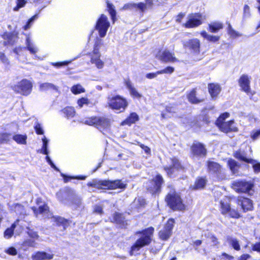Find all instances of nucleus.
<instances>
[{"label":"nucleus","mask_w":260,"mask_h":260,"mask_svg":"<svg viewBox=\"0 0 260 260\" xmlns=\"http://www.w3.org/2000/svg\"><path fill=\"white\" fill-rule=\"evenodd\" d=\"M206 183V181L205 179H204L203 178H200L196 181L193 188L194 189L202 188L205 186Z\"/></svg>","instance_id":"79ce46f5"},{"label":"nucleus","mask_w":260,"mask_h":260,"mask_svg":"<svg viewBox=\"0 0 260 260\" xmlns=\"http://www.w3.org/2000/svg\"><path fill=\"white\" fill-rule=\"evenodd\" d=\"M43 141V146L42 147L41 150H40V152L41 153H43L44 154L48 155V151L47 150V146H48V140L45 137H44V138L42 139Z\"/></svg>","instance_id":"37998d69"},{"label":"nucleus","mask_w":260,"mask_h":260,"mask_svg":"<svg viewBox=\"0 0 260 260\" xmlns=\"http://www.w3.org/2000/svg\"><path fill=\"white\" fill-rule=\"evenodd\" d=\"M0 60L5 64L9 65L10 64V61L7 57L5 55L3 52H0Z\"/></svg>","instance_id":"864d4df0"},{"label":"nucleus","mask_w":260,"mask_h":260,"mask_svg":"<svg viewBox=\"0 0 260 260\" xmlns=\"http://www.w3.org/2000/svg\"><path fill=\"white\" fill-rule=\"evenodd\" d=\"M124 83L126 88L128 89L131 96L137 99H140L142 97V94L138 92L129 79L125 80Z\"/></svg>","instance_id":"5701e85b"},{"label":"nucleus","mask_w":260,"mask_h":260,"mask_svg":"<svg viewBox=\"0 0 260 260\" xmlns=\"http://www.w3.org/2000/svg\"><path fill=\"white\" fill-rule=\"evenodd\" d=\"M233 188L238 192H248L253 187L251 183L243 181L236 180L232 183Z\"/></svg>","instance_id":"1a4fd4ad"},{"label":"nucleus","mask_w":260,"mask_h":260,"mask_svg":"<svg viewBox=\"0 0 260 260\" xmlns=\"http://www.w3.org/2000/svg\"><path fill=\"white\" fill-rule=\"evenodd\" d=\"M216 125L221 131L225 133L230 132H237L238 131L237 128L234 125V121L233 120L221 122L219 124Z\"/></svg>","instance_id":"2eb2a0df"},{"label":"nucleus","mask_w":260,"mask_h":260,"mask_svg":"<svg viewBox=\"0 0 260 260\" xmlns=\"http://www.w3.org/2000/svg\"><path fill=\"white\" fill-rule=\"evenodd\" d=\"M146 4L143 3H139L138 4H136V9L135 10H139L141 12H143L145 10H146Z\"/></svg>","instance_id":"6e6d98bb"},{"label":"nucleus","mask_w":260,"mask_h":260,"mask_svg":"<svg viewBox=\"0 0 260 260\" xmlns=\"http://www.w3.org/2000/svg\"><path fill=\"white\" fill-rule=\"evenodd\" d=\"M154 232V229L152 227L144 230L141 233L142 236L138 239L135 243L132 246L130 253L134 254L138 251L142 247L148 245L151 242V237Z\"/></svg>","instance_id":"f03ea898"},{"label":"nucleus","mask_w":260,"mask_h":260,"mask_svg":"<svg viewBox=\"0 0 260 260\" xmlns=\"http://www.w3.org/2000/svg\"><path fill=\"white\" fill-rule=\"evenodd\" d=\"M53 257V254L44 251H38L31 255L32 260H49Z\"/></svg>","instance_id":"4be33fe9"},{"label":"nucleus","mask_w":260,"mask_h":260,"mask_svg":"<svg viewBox=\"0 0 260 260\" xmlns=\"http://www.w3.org/2000/svg\"><path fill=\"white\" fill-rule=\"evenodd\" d=\"M71 90L75 94H79L85 91V89L80 84L73 86Z\"/></svg>","instance_id":"4c0bfd02"},{"label":"nucleus","mask_w":260,"mask_h":260,"mask_svg":"<svg viewBox=\"0 0 260 260\" xmlns=\"http://www.w3.org/2000/svg\"><path fill=\"white\" fill-rule=\"evenodd\" d=\"M228 164L233 174H235L238 173L240 166L236 161L234 159H230L228 160Z\"/></svg>","instance_id":"c756f323"},{"label":"nucleus","mask_w":260,"mask_h":260,"mask_svg":"<svg viewBox=\"0 0 260 260\" xmlns=\"http://www.w3.org/2000/svg\"><path fill=\"white\" fill-rule=\"evenodd\" d=\"M7 39V41L4 42L5 46L10 45H13L15 43L17 42L18 37L14 34H7L4 36V39Z\"/></svg>","instance_id":"bb28decb"},{"label":"nucleus","mask_w":260,"mask_h":260,"mask_svg":"<svg viewBox=\"0 0 260 260\" xmlns=\"http://www.w3.org/2000/svg\"><path fill=\"white\" fill-rule=\"evenodd\" d=\"M174 71V68L172 67H168L165 69L158 71L157 73H160V74H172Z\"/></svg>","instance_id":"8fccbe9b"},{"label":"nucleus","mask_w":260,"mask_h":260,"mask_svg":"<svg viewBox=\"0 0 260 260\" xmlns=\"http://www.w3.org/2000/svg\"><path fill=\"white\" fill-rule=\"evenodd\" d=\"M202 15L199 13H192L187 17V21L184 24L186 28H193L198 27L202 23Z\"/></svg>","instance_id":"9d476101"},{"label":"nucleus","mask_w":260,"mask_h":260,"mask_svg":"<svg viewBox=\"0 0 260 260\" xmlns=\"http://www.w3.org/2000/svg\"><path fill=\"white\" fill-rule=\"evenodd\" d=\"M115 221L120 224H124V219L121 214L116 213L114 216Z\"/></svg>","instance_id":"bf43d9fd"},{"label":"nucleus","mask_w":260,"mask_h":260,"mask_svg":"<svg viewBox=\"0 0 260 260\" xmlns=\"http://www.w3.org/2000/svg\"><path fill=\"white\" fill-rule=\"evenodd\" d=\"M156 57L163 62H175L178 61L174 54L167 49L159 51Z\"/></svg>","instance_id":"9b49d317"},{"label":"nucleus","mask_w":260,"mask_h":260,"mask_svg":"<svg viewBox=\"0 0 260 260\" xmlns=\"http://www.w3.org/2000/svg\"><path fill=\"white\" fill-rule=\"evenodd\" d=\"M191 149L193 154L196 156L204 157L206 155V148L203 144L200 143L194 144Z\"/></svg>","instance_id":"a211bd4d"},{"label":"nucleus","mask_w":260,"mask_h":260,"mask_svg":"<svg viewBox=\"0 0 260 260\" xmlns=\"http://www.w3.org/2000/svg\"><path fill=\"white\" fill-rule=\"evenodd\" d=\"M207 167L209 172L211 173L218 175L222 173V168L217 162L209 160L207 161Z\"/></svg>","instance_id":"412c9836"},{"label":"nucleus","mask_w":260,"mask_h":260,"mask_svg":"<svg viewBox=\"0 0 260 260\" xmlns=\"http://www.w3.org/2000/svg\"><path fill=\"white\" fill-rule=\"evenodd\" d=\"M98 117H91L87 118L85 120L84 123L85 124L90 125H95L96 126V121H97Z\"/></svg>","instance_id":"3c124183"},{"label":"nucleus","mask_w":260,"mask_h":260,"mask_svg":"<svg viewBox=\"0 0 260 260\" xmlns=\"http://www.w3.org/2000/svg\"><path fill=\"white\" fill-rule=\"evenodd\" d=\"M108 104L111 109L118 111L119 112H123L128 105L127 100L119 95L109 97Z\"/></svg>","instance_id":"20e7f679"},{"label":"nucleus","mask_w":260,"mask_h":260,"mask_svg":"<svg viewBox=\"0 0 260 260\" xmlns=\"http://www.w3.org/2000/svg\"><path fill=\"white\" fill-rule=\"evenodd\" d=\"M208 90L211 97L213 99L219 94L221 88L218 84L211 83L208 85Z\"/></svg>","instance_id":"393cba45"},{"label":"nucleus","mask_w":260,"mask_h":260,"mask_svg":"<svg viewBox=\"0 0 260 260\" xmlns=\"http://www.w3.org/2000/svg\"><path fill=\"white\" fill-rule=\"evenodd\" d=\"M250 77L247 75L243 74L240 77L238 80L239 85L241 88L242 90L247 94L251 92L250 86Z\"/></svg>","instance_id":"4468645a"},{"label":"nucleus","mask_w":260,"mask_h":260,"mask_svg":"<svg viewBox=\"0 0 260 260\" xmlns=\"http://www.w3.org/2000/svg\"><path fill=\"white\" fill-rule=\"evenodd\" d=\"M250 16V7L247 5H245L243 8V17L248 18Z\"/></svg>","instance_id":"5fc2aeb1"},{"label":"nucleus","mask_w":260,"mask_h":260,"mask_svg":"<svg viewBox=\"0 0 260 260\" xmlns=\"http://www.w3.org/2000/svg\"><path fill=\"white\" fill-rule=\"evenodd\" d=\"M32 210L36 216L39 217V215H42L44 218H49L51 216V214L49 212V207L46 204L40 206L38 209L36 207L32 208Z\"/></svg>","instance_id":"dca6fc26"},{"label":"nucleus","mask_w":260,"mask_h":260,"mask_svg":"<svg viewBox=\"0 0 260 260\" xmlns=\"http://www.w3.org/2000/svg\"><path fill=\"white\" fill-rule=\"evenodd\" d=\"M174 219H170L168 221L164 228L159 233V236L161 239L163 240H166L171 236L172 234V230L174 226Z\"/></svg>","instance_id":"ddd939ff"},{"label":"nucleus","mask_w":260,"mask_h":260,"mask_svg":"<svg viewBox=\"0 0 260 260\" xmlns=\"http://www.w3.org/2000/svg\"><path fill=\"white\" fill-rule=\"evenodd\" d=\"M73 204L77 207H79L81 205V199L80 197L76 194H73L70 198Z\"/></svg>","instance_id":"ea45409f"},{"label":"nucleus","mask_w":260,"mask_h":260,"mask_svg":"<svg viewBox=\"0 0 260 260\" xmlns=\"http://www.w3.org/2000/svg\"><path fill=\"white\" fill-rule=\"evenodd\" d=\"M23 206L20 204H16L15 207V212L17 214H23Z\"/></svg>","instance_id":"e2e57ef3"},{"label":"nucleus","mask_w":260,"mask_h":260,"mask_svg":"<svg viewBox=\"0 0 260 260\" xmlns=\"http://www.w3.org/2000/svg\"><path fill=\"white\" fill-rule=\"evenodd\" d=\"M40 89L42 91H45L48 89L57 90V87L50 83H44L40 84Z\"/></svg>","instance_id":"c9c22d12"},{"label":"nucleus","mask_w":260,"mask_h":260,"mask_svg":"<svg viewBox=\"0 0 260 260\" xmlns=\"http://www.w3.org/2000/svg\"><path fill=\"white\" fill-rule=\"evenodd\" d=\"M188 99L189 101L192 104H197L202 102V100H199L196 98V90L193 89L188 94Z\"/></svg>","instance_id":"f704fd0d"},{"label":"nucleus","mask_w":260,"mask_h":260,"mask_svg":"<svg viewBox=\"0 0 260 260\" xmlns=\"http://www.w3.org/2000/svg\"><path fill=\"white\" fill-rule=\"evenodd\" d=\"M170 164L164 167L165 170L169 176L173 175L176 171L182 168L178 159L176 158H170Z\"/></svg>","instance_id":"f8f14e48"},{"label":"nucleus","mask_w":260,"mask_h":260,"mask_svg":"<svg viewBox=\"0 0 260 260\" xmlns=\"http://www.w3.org/2000/svg\"><path fill=\"white\" fill-rule=\"evenodd\" d=\"M209 31L212 33H216L223 27V24L218 21L213 22L208 25Z\"/></svg>","instance_id":"a878e982"},{"label":"nucleus","mask_w":260,"mask_h":260,"mask_svg":"<svg viewBox=\"0 0 260 260\" xmlns=\"http://www.w3.org/2000/svg\"><path fill=\"white\" fill-rule=\"evenodd\" d=\"M260 136V129L253 131L251 134V138L253 140H256Z\"/></svg>","instance_id":"69168bd1"},{"label":"nucleus","mask_w":260,"mask_h":260,"mask_svg":"<svg viewBox=\"0 0 260 260\" xmlns=\"http://www.w3.org/2000/svg\"><path fill=\"white\" fill-rule=\"evenodd\" d=\"M36 244H37V243L35 242V241L30 240V239H28V240H26L25 241H24L22 245L24 247H34L36 246Z\"/></svg>","instance_id":"09e8293b"},{"label":"nucleus","mask_w":260,"mask_h":260,"mask_svg":"<svg viewBox=\"0 0 260 260\" xmlns=\"http://www.w3.org/2000/svg\"><path fill=\"white\" fill-rule=\"evenodd\" d=\"M234 156L239 160L245 162L253 164L255 160L247 157V154L244 150H238L234 153Z\"/></svg>","instance_id":"aec40b11"},{"label":"nucleus","mask_w":260,"mask_h":260,"mask_svg":"<svg viewBox=\"0 0 260 260\" xmlns=\"http://www.w3.org/2000/svg\"><path fill=\"white\" fill-rule=\"evenodd\" d=\"M108 8L109 12L111 15V18L113 21H115V17H116V11L114 9V6L112 4H108Z\"/></svg>","instance_id":"c03bdc74"},{"label":"nucleus","mask_w":260,"mask_h":260,"mask_svg":"<svg viewBox=\"0 0 260 260\" xmlns=\"http://www.w3.org/2000/svg\"><path fill=\"white\" fill-rule=\"evenodd\" d=\"M55 221L58 225H62L64 230L66 229L69 225V222L68 220L61 217H54Z\"/></svg>","instance_id":"473e14b6"},{"label":"nucleus","mask_w":260,"mask_h":260,"mask_svg":"<svg viewBox=\"0 0 260 260\" xmlns=\"http://www.w3.org/2000/svg\"><path fill=\"white\" fill-rule=\"evenodd\" d=\"M90 62L92 64H94L96 67L99 69H101L104 67V62L100 59V57L91 56Z\"/></svg>","instance_id":"2f4dec72"},{"label":"nucleus","mask_w":260,"mask_h":260,"mask_svg":"<svg viewBox=\"0 0 260 260\" xmlns=\"http://www.w3.org/2000/svg\"><path fill=\"white\" fill-rule=\"evenodd\" d=\"M62 112L68 118L73 117L75 114V111L74 108L71 107L64 108L62 110Z\"/></svg>","instance_id":"e433bc0d"},{"label":"nucleus","mask_w":260,"mask_h":260,"mask_svg":"<svg viewBox=\"0 0 260 260\" xmlns=\"http://www.w3.org/2000/svg\"><path fill=\"white\" fill-rule=\"evenodd\" d=\"M110 126V120L104 117H98L96 127L101 131L106 130Z\"/></svg>","instance_id":"b1692460"},{"label":"nucleus","mask_w":260,"mask_h":260,"mask_svg":"<svg viewBox=\"0 0 260 260\" xmlns=\"http://www.w3.org/2000/svg\"><path fill=\"white\" fill-rule=\"evenodd\" d=\"M32 84L28 80L24 79L13 86V89L17 93L28 95L32 90Z\"/></svg>","instance_id":"39448f33"},{"label":"nucleus","mask_w":260,"mask_h":260,"mask_svg":"<svg viewBox=\"0 0 260 260\" xmlns=\"http://www.w3.org/2000/svg\"><path fill=\"white\" fill-rule=\"evenodd\" d=\"M139 119V117L137 114L136 113H132L130 114V115L124 120L123 121L121 124L122 125H131L133 123H135Z\"/></svg>","instance_id":"c85d7f7f"},{"label":"nucleus","mask_w":260,"mask_h":260,"mask_svg":"<svg viewBox=\"0 0 260 260\" xmlns=\"http://www.w3.org/2000/svg\"><path fill=\"white\" fill-rule=\"evenodd\" d=\"M166 201L169 207L174 210H182L185 208L180 196L173 188L168 193Z\"/></svg>","instance_id":"7ed1b4c3"},{"label":"nucleus","mask_w":260,"mask_h":260,"mask_svg":"<svg viewBox=\"0 0 260 260\" xmlns=\"http://www.w3.org/2000/svg\"><path fill=\"white\" fill-rule=\"evenodd\" d=\"M109 26L110 22L108 20L107 17L104 14H102L100 18L97 21L95 26L101 37L103 38L106 36Z\"/></svg>","instance_id":"6e6552de"},{"label":"nucleus","mask_w":260,"mask_h":260,"mask_svg":"<svg viewBox=\"0 0 260 260\" xmlns=\"http://www.w3.org/2000/svg\"><path fill=\"white\" fill-rule=\"evenodd\" d=\"M226 239L228 242L233 247L234 249L237 251L240 250L239 242L237 239L230 236H228Z\"/></svg>","instance_id":"7c9ffc66"},{"label":"nucleus","mask_w":260,"mask_h":260,"mask_svg":"<svg viewBox=\"0 0 260 260\" xmlns=\"http://www.w3.org/2000/svg\"><path fill=\"white\" fill-rule=\"evenodd\" d=\"M16 227V223L12 224L10 228H8L4 233V237L7 239L10 238L13 235L14 230Z\"/></svg>","instance_id":"58836bf2"},{"label":"nucleus","mask_w":260,"mask_h":260,"mask_svg":"<svg viewBox=\"0 0 260 260\" xmlns=\"http://www.w3.org/2000/svg\"><path fill=\"white\" fill-rule=\"evenodd\" d=\"M184 45L194 53H199L200 51V41L197 38L188 40L184 43Z\"/></svg>","instance_id":"f3484780"},{"label":"nucleus","mask_w":260,"mask_h":260,"mask_svg":"<svg viewBox=\"0 0 260 260\" xmlns=\"http://www.w3.org/2000/svg\"><path fill=\"white\" fill-rule=\"evenodd\" d=\"M87 185L97 188H108L110 189H115L117 188L124 189L126 187V184L119 180L110 181L95 179L88 182Z\"/></svg>","instance_id":"f257e3e1"},{"label":"nucleus","mask_w":260,"mask_h":260,"mask_svg":"<svg viewBox=\"0 0 260 260\" xmlns=\"http://www.w3.org/2000/svg\"><path fill=\"white\" fill-rule=\"evenodd\" d=\"M220 37L213 35H209L208 41L211 42H216L219 40Z\"/></svg>","instance_id":"774afa93"},{"label":"nucleus","mask_w":260,"mask_h":260,"mask_svg":"<svg viewBox=\"0 0 260 260\" xmlns=\"http://www.w3.org/2000/svg\"><path fill=\"white\" fill-rule=\"evenodd\" d=\"M164 183L162 177L157 175L151 181L146 183V187L151 193L154 194L160 191L161 185Z\"/></svg>","instance_id":"0eeeda50"},{"label":"nucleus","mask_w":260,"mask_h":260,"mask_svg":"<svg viewBox=\"0 0 260 260\" xmlns=\"http://www.w3.org/2000/svg\"><path fill=\"white\" fill-rule=\"evenodd\" d=\"M237 202L238 204L242 207L244 212L252 210V203L249 199L243 197H239Z\"/></svg>","instance_id":"6ab92c4d"},{"label":"nucleus","mask_w":260,"mask_h":260,"mask_svg":"<svg viewBox=\"0 0 260 260\" xmlns=\"http://www.w3.org/2000/svg\"><path fill=\"white\" fill-rule=\"evenodd\" d=\"M12 139L18 144H25L26 142L27 136L18 134L13 136Z\"/></svg>","instance_id":"72a5a7b5"},{"label":"nucleus","mask_w":260,"mask_h":260,"mask_svg":"<svg viewBox=\"0 0 260 260\" xmlns=\"http://www.w3.org/2000/svg\"><path fill=\"white\" fill-rule=\"evenodd\" d=\"M0 136L3 137V143L8 142L13 137L11 134L7 133H4L3 134V136Z\"/></svg>","instance_id":"052dcab7"},{"label":"nucleus","mask_w":260,"mask_h":260,"mask_svg":"<svg viewBox=\"0 0 260 260\" xmlns=\"http://www.w3.org/2000/svg\"><path fill=\"white\" fill-rule=\"evenodd\" d=\"M26 4L25 0H16V6L14 8V11H18L20 8L23 7Z\"/></svg>","instance_id":"de8ad7c7"},{"label":"nucleus","mask_w":260,"mask_h":260,"mask_svg":"<svg viewBox=\"0 0 260 260\" xmlns=\"http://www.w3.org/2000/svg\"><path fill=\"white\" fill-rule=\"evenodd\" d=\"M209 240L211 242L212 245L214 246H216L217 247H218V245L220 244L218 239L214 235H211L209 237Z\"/></svg>","instance_id":"603ef678"},{"label":"nucleus","mask_w":260,"mask_h":260,"mask_svg":"<svg viewBox=\"0 0 260 260\" xmlns=\"http://www.w3.org/2000/svg\"><path fill=\"white\" fill-rule=\"evenodd\" d=\"M220 211L223 215H229L233 218H239V213L235 210L232 209L230 206V199L225 197L220 202Z\"/></svg>","instance_id":"423d86ee"},{"label":"nucleus","mask_w":260,"mask_h":260,"mask_svg":"<svg viewBox=\"0 0 260 260\" xmlns=\"http://www.w3.org/2000/svg\"><path fill=\"white\" fill-rule=\"evenodd\" d=\"M229 113H224L220 115V116L218 117L217 120L215 122L216 124H219L221 122H224V120L229 117Z\"/></svg>","instance_id":"49530a36"},{"label":"nucleus","mask_w":260,"mask_h":260,"mask_svg":"<svg viewBox=\"0 0 260 260\" xmlns=\"http://www.w3.org/2000/svg\"><path fill=\"white\" fill-rule=\"evenodd\" d=\"M252 164V168H253L254 173H259L260 172V162H256V160H255V162Z\"/></svg>","instance_id":"680f3d73"},{"label":"nucleus","mask_w":260,"mask_h":260,"mask_svg":"<svg viewBox=\"0 0 260 260\" xmlns=\"http://www.w3.org/2000/svg\"><path fill=\"white\" fill-rule=\"evenodd\" d=\"M77 104L78 106L81 108L84 105H88L89 104V101L87 98H82L78 100Z\"/></svg>","instance_id":"a18cd8bd"},{"label":"nucleus","mask_w":260,"mask_h":260,"mask_svg":"<svg viewBox=\"0 0 260 260\" xmlns=\"http://www.w3.org/2000/svg\"><path fill=\"white\" fill-rule=\"evenodd\" d=\"M30 53L35 54L38 52V48L36 46L31 42L30 37L28 35L27 36L26 39V47Z\"/></svg>","instance_id":"cd10ccee"},{"label":"nucleus","mask_w":260,"mask_h":260,"mask_svg":"<svg viewBox=\"0 0 260 260\" xmlns=\"http://www.w3.org/2000/svg\"><path fill=\"white\" fill-rule=\"evenodd\" d=\"M135 9L136 4L133 3L125 4L122 8L123 10H133Z\"/></svg>","instance_id":"4d7b16f0"},{"label":"nucleus","mask_w":260,"mask_h":260,"mask_svg":"<svg viewBox=\"0 0 260 260\" xmlns=\"http://www.w3.org/2000/svg\"><path fill=\"white\" fill-rule=\"evenodd\" d=\"M22 49H23V48L22 47H20V46L15 47L13 49L14 53H15L18 56L17 57V58L18 59H19V56H20L21 55V53L22 51Z\"/></svg>","instance_id":"338daca9"},{"label":"nucleus","mask_w":260,"mask_h":260,"mask_svg":"<svg viewBox=\"0 0 260 260\" xmlns=\"http://www.w3.org/2000/svg\"><path fill=\"white\" fill-rule=\"evenodd\" d=\"M36 132L38 135H42L44 134V131L40 124L37 123L35 126Z\"/></svg>","instance_id":"0e129e2a"},{"label":"nucleus","mask_w":260,"mask_h":260,"mask_svg":"<svg viewBox=\"0 0 260 260\" xmlns=\"http://www.w3.org/2000/svg\"><path fill=\"white\" fill-rule=\"evenodd\" d=\"M146 204L145 200L141 198H136L133 203V206H135L136 208H140L143 207Z\"/></svg>","instance_id":"a19ab883"},{"label":"nucleus","mask_w":260,"mask_h":260,"mask_svg":"<svg viewBox=\"0 0 260 260\" xmlns=\"http://www.w3.org/2000/svg\"><path fill=\"white\" fill-rule=\"evenodd\" d=\"M228 34L231 36V37L233 38H236L237 37H241L242 36L241 34L236 31L234 29H231V30H229Z\"/></svg>","instance_id":"13d9d810"}]
</instances>
